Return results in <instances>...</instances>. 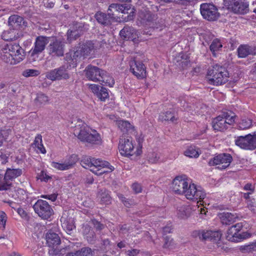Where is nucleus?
Listing matches in <instances>:
<instances>
[{"label":"nucleus","instance_id":"37","mask_svg":"<svg viewBox=\"0 0 256 256\" xmlns=\"http://www.w3.org/2000/svg\"><path fill=\"white\" fill-rule=\"evenodd\" d=\"M222 44L220 40L218 38L214 39L210 46V49L214 56H216V52H218L222 50Z\"/></svg>","mask_w":256,"mask_h":256},{"label":"nucleus","instance_id":"32","mask_svg":"<svg viewBox=\"0 0 256 256\" xmlns=\"http://www.w3.org/2000/svg\"><path fill=\"white\" fill-rule=\"evenodd\" d=\"M138 19L140 20L142 24H146V22H150L154 19L152 16L150 12L144 10H140L138 13Z\"/></svg>","mask_w":256,"mask_h":256},{"label":"nucleus","instance_id":"59","mask_svg":"<svg viewBox=\"0 0 256 256\" xmlns=\"http://www.w3.org/2000/svg\"><path fill=\"white\" fill-rule=\"evenodd\" d=\"M138 253V250L136 249L128 250L126 252V254L128 256H136Z\"/></svg>","mask_w":256,"mask_h":256},{"label":"nucleus","instance_id":"24","mask_svg":"<svg viewBox=\"0 0 256 256\" xmlns=\"http://www.w3.org/2000/svg\"><path fill=\"white\" fill-rule=\"evenodd\" d=\"M237 52L239 58H245L249 55H256V46L241 44L238 48Z\"/></svg>","mask_w":256,"mask_h":256},{"label":"nucleus","instance_id":"3","mask_svg":"<svg viewBox=\"0 0 256 256\" xmlns=\"http://www.w3.org/2000/svg\"><path fill=\"white\" fill-rule=\"evenodd\" d=\"M25 57L24 50L18 44H10L0 50V58L4 62L16 64Z\"/></svg>","mask_w":256,"mask_h":256},{"label":"nucleus","instance_id":"25","mask_svg":"<svg viewBox=\"0 0 256 256\" xmlns=\"http://www.w3.org/2000/svg\"><path fill=\"white\" fill-rule=\"evenodd\" d=\"M222 223L225 225H230L236 222L238 216L236 214L230 212H222L218 214Z\"/></svg>","mask_w":256,"mask_h":256},{"label":"nucleus","instance_id":"33","mask_svg":"<svg viewBox=\"0 0 256 256\" xmlns=\"http://www.w3.org/2000/svg\"><path fill=\"white\" fill-rule=\"evenodd\" d=\"M184 154L190 158H198L200 154V152L198 148L190 146L186 149L184 152Z\"/></svg>","mask_w":256,"mask_h":256},{"label":"nucleus","instance_id":"31","mask_svg":"<svg viewBox=\"0 0 256 256\" xmlns=\"http://www.w3.org/2000/svg\"><path fill=\"white\" fill-rule=\"evenodd\" d=\"M98 198L101 204H108L110 203L111 198L108 191L106 189H102L98 192Z\"/></svg>","mask_w":256,"mask_h":256},{"label":"nucleus","instance_id":"20","mask_svg":"<svg viewBox=\"0 0 256 256\" xmlns=\"http://www.w3.org/2000/svg\"><path fill=\"white\" fill-rule=\"evenodd\" d=\"M120 35L125 40L136 42L138 38L140 33L133 27L126 26L120 31Z\"/></svg>","mask_w":256,"mask_h":256},{"label":"nucleus","instance_id":"4","mask_svg":"<svg viewBox=\"0 0 256 256\" xmlns=\"http://www.w3.org/2000/svg\"><path fill=\"white\" fill-rule=\"evenodd\" d=\"M81 165L84 168H90L91 172L97 176L112 172L114 170V168L108 162L88 156L82 158Z\"/></svg>","mask_w":256,"mask_h":256},{"label":"nucleus","instance_id":"8","mask_svg":"<svg viewBox=\"0 0 256 256\" xmlns=\"http://www.w3.org/2000/svg\"><path fill=\"white\" fill-rule=\"evenodd\" d=\"M46 240L50 248L48 254L50 256H55L62 254V250L58 248V246L60 244V239L58 234L50 232L46 235Z\"/></svg>","mask_w":256,"mask_h":256},{"label":"nucleus","instance_id":"30","mask_svg":"<svg viewBox=\"0 0 256 256\" xmlns=\"http://www.w3.org/2000/svg\"><path fill=\"white\" fill-rule=\"evenodd\" d=\"M210 230H196L192 233V236L198 238L201 240H210Z\"/></svg>","mask_w":256,"mask_h":256},{"label":"nucleus","instance_id":"2","mask_svg":"<svg viewBox=\"0 0 256 256\" xmlns=\"http://www.w3.org/2000/svg\"><path fill=\"white\" fill-rule=\"evenodd\" d=\"M74 132L82 142L90 145L99 146L102 144V140L100 134L81 120H78V124L75 126Z\"/></svg>","mask_w":256,"mask_h":256},{"label":"nucleus","instance_id":"45","mask_svg":"<svg viewBox=\"0 0 256 256\" xmlns=\"http://www.w3.org/2000/svg\"><path fill=\"white\" fill-rule=\"evenodd\" d=\"M40 74V72L36 70L26 69L22 72V75L24 77L36 76Z\"/></svg>","mask_w":256,"mask_h":256},{"label":"nucleus","instance_id":"17","mask_svg":"<svg viewBox=\"0 0 256 256\" xmlns=\"http://www.w3.org/2000/svg\"><path fill=\"white\" fill-rule=\"evenodd\" d=\"M78 160V158L77 155L72 154L62 162H52L51 166L59 170H68L72 168Z\"/></svg>","mask_w":256,"mask_h":256},{"label":"nucleus","instance_id":"9","mask_svg":"<svg viewBox=\"0 0 256 256\" xmlns=\"http://www.w3.org/2000/svg\"><path fill=\"white\" fill-rule=\"evenodd\" d=\"M64 42L60 38H52L48 48V54L52 56H62L64 52Z\"/></svg>","mask_w":256,"mask_h":256},{"label":"nucleus","instance_id":"15","mask_svg":"<svg viewBox=\"0 0 256 256\" xmlns=\"http://www.w3.org/2000/svg\"><path fill=\"white\" fill-rule=\"evenodd\" d=\"M200 10L203 18L208 20H216L220 16L217 8L211 4H202Z\"/></svg>","mask_w":256,"mask_h":256},{"label":"nucleus","instance_id":"53","mask_svg":"<svg viewBox=\"0 0 256 256\" xmlns=\"http://www.w3.org/2000/svg\"><path fill=\"white\" fill-rule=\"evenodd\" d=\"M68 40L69 41L72 40H76L78 37L79 36L77 32L72 31V30H68L67 32Z\"/></svg>","mask_w":256,"mask_h":256},{"label":"nucleus","instance_id":"43","mask_svg":"<svg viewBox=\"0 0 256 256\" xmlns=\"http://www.w3.org/2000/svg\"><path fill=\"white\" fill-rule=\"evenodd\" d=\"M252 126V120L250 119L244 118L241 120L238 124L240 130H245L250 128Z\"/></svg>","mask_w":256,"mask_h":256},{"label":"nucleus","instance_id":"28","mask_svg":"<svg viewBox=\"0 0 256 256\" xmlns=\"http://www.w3.org/2000/svg\"><path fill=\"white\" fill-rule=\"evenodd\" d=\"M100 80L98 82H101V84L110 87H112L114 84V78L106 71L102 70V74H100Z\"/></svg>","mask_w":256,"mask_h":256},{"label":"nucleus","instance_id":"34","mask_svg":"<svg viewBox=\"0 0 256 256\" xmlns=\"http://www.w3.org/2000/svg\"><path fill=\"white\" fill-rule=\"evenodd\" d=\"M50 98L46 94L42 92L38 93L34 100L36 106H41L48 104L50 102Z\"/></svg>","mask_w":256,"mask_h":256},{"label":"nucleus","instance_id":"1","mask_svg":"<svg viewBox=\"0 0 256 256\" xmlns=\"http://www.w3.org/2000/svg\"><path fill=\"white\" fill-rule=\"evenodd\" d=\"M172 188L178 194L184 195L188 200L201 202L206 197V192L200 186L190 182L186 175L176 176L172 181Z\"/></svg>","mask_w":256,"mask_h":256},{"label":"nucleus","instance_id":"49","mask_svg":"<svg viewBox=\"0 0 256 256\" xmlns=\"http://www.w3.org/2000/svg\"><path fill=\"white\" fill-rule=\"evenodd\" d=\"M210 240L214 242H217L220 240L222 234L219 231L210 230Z\"/></svg>","mask_w":256,"mask_h":256},{"label":"nucleus","instance_id":"36","mask_svg":"<svg viewBox=\"0 0 256 256\" xmlns=\"http://www.w3.org/2000/svg\"><path fill=\"white\" fill-rule=\"evenodd\" d=\"M60 221L62 222V226L66 230V232L70 234L72 230L75 228L74 220L69 218L68 220H66L64 217H62Z\"/></svg>","mask_w":256,"mask_h":256},{"label":"nucleus","instance_id":"35","mask_svg":"<svg viewBox=\"0 0 256 256\" xmlns=\"http://www.w3.org/2000/svg\"><path fill=\"white\" fill-rule=\"evenodd\" d=\"M116 124L120 130L124 132H132L134 130V126L128 121L120 120Z\"/></svg>","mask_w":256,"mask_h":256},{"label":"nucleus","instance_id":"13","mask_svg":"<svg viewBox=\"0 0 256 256\" xmlns=\"http://www.w3.org/2000/svg\"><path fill=\"white\" fill-rule=\"evenodd\" d=\"M232 160V158L230 154H221L210 159L208 164L210 166H218V169L223 170L230 166Z\"/></svg>","mask_w":256,"mask_h":256},{"label":"nucleus","instance_id":"52","mask_svg":"<svg viewBox=\"0 0 256 256\" xmlns=\"http://www.w3.org/2000/svg\"><path fill=\"white\" fill-rule=\"evenodd\" d=\"M50 178L51 177L47 174L46 172L44 170L41 171L38 176V179L44 182H47Z\"/></svg>","mask_w":256,"mask_h":256},{"label":"nucleus","instance_id":"11","mask_svg":"<svg viewBox=\"0 0 256 256\" xmlns=\"http://www.w3.org/2000/svg\"><path fill=\"white\" fill-rule=\"evenodd\" d=\"M34 212L39 216L47 220L52 214V210L48 202L42 200H38L33 206Z\"/></svg>","mask_w":256,"mask_h":256},{"label":"nucleus","instance_id":"51","mask_svg":"<svg viewBox=\"0 0 256 256\" xmlns=\"http://www.w3.org/2000/svg\"><path fill=\"white\" fill-rule=\"evenodd\" d=\"M0 172V190H7L10 188V184L3 181V172Z\"/></svg>","mask_w":256,"mask_h":256},{"label":"nucleus","instance_id":"14","mask_svg":"<svg viewBox=\"0 0 256 256\" xmlns=\"http://www.w3.org/2000/svg\"><path fill=\"white\" fill-rule=\"evenodd\" d=\"M224 2L228 10L236 14L246 13L248 6L245 0H224Z\"/></svg>","mask_w":256,"mask_h":256},{"label":"nucleus","instance_id":"58","mask_svg":"<svg viewBox=\"0 0 256 256\" xmlns=\"http://www.w3.org/2000/svg\"><path fill=\"white\" fill-rule=\"evenodd\" d=\"M16 211L18 212V214L23 218H27V214L25 212V210L20 208H18L16 209Z\"/></svg>","mask_w":256,"mask_h":256},{"label":"nucleus","instance_id":"63","mask_svg":"<svg viewBox=\"0 0 256 256\" xmlns=\"http://www.w3.org/2000/svg\"><path fill=\"white\" fill-rule=\"evenodd\" d=\"M4 130H0V145L2 144L3 140L4 139V138L3 136L4 133Z\"/></svg>","mask_w":256,"mask_h":256},{"label":"nucleus","instance_id":"23","mask_svg":"<svg viewBox=\"0 0 256 256\" xmlns=\"http://www.w3.org/2000/svg\"><path fill=\"white\" fill-rule=\"evenodd\" d=\"M243 227L242 222H238L230 226L227 230L226 238L230 241L237 240L240 234L239 232Z\"/></svg>","mask_w":256,"mask_h":256},{"label":"nucleus","instance_id":"10","mask_svg":"<svg viewBox=\"0 0 256 256\" xmlns=\"http://www.w3.org/2000/svg\"><path fill=\"white\" fill-rule=\"evenodd\" d=\"M47 43V40L46 37L38 36L36 40L34 46L29 52L30 60L32 62L36 61L39 54L44 50Z\"/></svg>","mask_w":256,"mask_h":256},{"label":"nucleus","instance_id":"64","mask_svg":"<svg viewBox=\"0 0 256 256\" xmlns=\"http://www.w3.org/2000/svg\"><path fill=\"white\" fill-rule=\"evenodd\" d=\"M66 256H78V252H69Z\"/></svg>","mask_w":256,"mask_h":256},{"label":"nucleus","instance_id":"57","mask_svg":"<svg viewBox=\"0 0 256 256\" xmlns=\"http://www.w3.org/2000/svg\"><path fill=\"white\" fill-rule=\"evenodd\" d=\"M92 223L94 227L98 230H101L104 228V226L96 220H92Z\"/></svg>","mask_w":256,"mask_h":256},{"label":"nucleus","instance_id":"60","mask_svg":"<svg viewBox=\"0 0 256 256\" xmlns=\"http://www.w3.org/2000/svg\"><path fill=\"white\" fill-rule=\"evenodd\" d=\"M244 189L246 190H249L250 192H254V188L252 186V185L250 183H248L246 184L244 187Z\"/></svg>","mask_w":256,"mask_h":256},{"label":"nucleus","instance_id":"56","mask_svg":"<svg viewBox=\"0 0 256 256\" xmlns=\"http://www.w3.org/2000/svg\"><path fill=\"white\" fill-rule=\"evenodd\" d=\"M132 187L133 190L136 194L140 193L142 192V186L140 185V184H139L138 183H136V182L134 183L132 185Z\"/></svg>","mask_w":256,"mask_h":256},{"label":"nucleus","instance_id":"50","mask_svg":"<svg viewBox=\"0 0 256 256\" xmlns=\"http://www.w3.org/2000/svg\"><path fill=\"white\" fill-rule=\"evenodd\" d=\"M7 218L6 214L2 211L0 212V229L3 230L5 228Z\"/></svg>","mask_w":256,"mask_h":256},{"label":"nucleus","instance_id":"7","mask_svg":"<svg viewBox=\"0 0 256 256\" xmlns=\"http://www.w3.org/2000/svg\"><path fill=\"white\" fill-rule=\"evenodd\" d=\"M70 68L68 64H64L58 68L48 72L46 74V77L52 81L67 80L70 77L68 72V70Z\"/></svg>","mask_w":256,"mask_h":256},{"label":"nucleus","instance_id":"40","mask_svg":"<svg viewBox=\"0 0 256 256\" xmlns=\"http://www.w3.org/2000/svg\"><path fill=\"white\" fill-rule=\"evenodd\" d=\"M22 22V18L18 15L12 16L8 18L10 26L14 28H16L18 26H20Z\"/></svg>","mask_w":256,"mask_h":256},{"label":"nucleus","instance_id":"41","mask_svg":"<svg viewBox=\"0 0 256 256\" xmlns=\"http://www.w3.org/2000/svg\"><path fill=\"white\" fill-rule=\"evenodd\" d=\"M16 32L14 29L6 30L2 32V38L6 41L12 40L16 38Z\"/></svg>","mask_w":256,"mask_h":256},{"label":"nucleus","instance_id":"46","mask_svg":"<svg viewBox=\"0 0 256 256\" xmlns=\"http://www.w3.org/2000/svg\"><path fill=\"white\" fill-rule=\"evenodd\" d=\"M27 198L26 192L23 189H18L16 193V199H18L20 201L25 200Z\"/></svg>","mask_w":256,"mask_h":256},{"label":"nucleus","instance_id":"61","mask_svg":"<svg viewBox=\"0 0 256 256\" xmlns=\"http://www.w3.org/2000/svg\"><path fill=\"white\" fill-rule=\"evenodd\" d=\"M86 238L90 242H92L94 240V234L92 232H90L89 234H86Z\"/></svg>","mask_w":256,"mask_h":256},{"label":"nucleus","instance_id":"42","mask_svg":"<svg viewBox=\"0 0 256 256\" xmlns=\"http://www.w3.org/2000/svg\"><path fill=\"white\" fill-rule=\"evenodd\" d=\"M159 119L162 121L170 120L172 122H174L176 120L177 118L173 112L170 111H168L165 113L160 114L159 116Z\"/></svg>","mask_w":256,"mask_h":256},{"label":"nucleus","instance_id":"26","mask_svg":"<svg viewBox=\"0 0 256 256\" xmlns=\"http://www.w3.org/2000/svg\"><path fill=\"white\" fill-rule=\"evenodd\" d=\"M95 18L98 22L104 26L110 24L112 20H114V18L112 16H110L108 14H106L102 12H98L96 13Z\"/></svg>","mask_w":256,"mask_h":256},{"label":"nucleus","instance_id":"6","mask_svg":"<svg viewBox=\"0 0 256 256\" xmlns=\"http://www.w3.org/2000/svg\"><path fill=\"white\" fill-rule=\"evenodd\" d=\"M235 114L232 112H224L212 120V128L215 130L224 131L232 125L235 121Z\"/></svg>","mask_w":256,"mask_h":256},{"label":"nucleus","instance_id":"22","mask_svg":"<svg viewBox=\"0 0 256 256\" xmlns=\"http://www.w3.org/2000/svg\"><path fill=\"white\" fill-rule=\"evenodd\" d=\"M130 8L125 4H111L108 10V15L112 16L114 19L115 16L119 13L128 14Z\"/></svg>","mask_w":256,"mask_h":256},{"label":"nucleus","instance_id":"5","mask_svg":"<svg viewBox=\"0 0 256 256\" xmlns=\"http://www.w3.org/2000/svg\"><path fill=\"white\" fill-rule=\"evenodd\" d=\"M228 72L225 68L214 64L208 68L206 78L209 84L219 86L228 81Z\"/></svg>","mask_w":256,"mask_h":256},{"label":"nucleus","instance_id":"12","mask_svg":"<svg viewBox=\"0 0 256 256\" xmlns=\"http://www.w3.org/2000/svg\"><path fill=\"white\" fill-rule=\"evenodd\" d=\"M235 144L242 148L253 150L256 148V135L238 136L235 140Z\"/></svg>","mask_w":256,"mask_h":256},{"label":"nucleus","instance_id":"29","mask_svg":"<svg viewBox=\"0 0 256 256\" xmlns=\"http://www.w3.org/2000/svg\"><path fill=\"white\" fill-rule=\"evenodd\" d=\"M192 212V208L190 206H182L178 209V216L180 218H187Z\"/></svg>","mask_w":256,"mask_h":256},{"label":"nucleus","instance_id":"55","mask_svg":"<svg viewBox=\"0 0 256 256\" xmlns=\"http://www.w3.org/2000/svg\"><path fill=\"white\" fill-rule=\"evenodd\" d=\"M41 197L50 200L52 202H54L56 200L57 198V194H51L42 195Z\"/></svg>","mask_w":256,"mask_h":256},{"label":"nucleus","instance_id":"48","mask_svg":"<svg viewBox=\"0 0 256 256\" xmlns=\"http://www.w3.org/2000/svg\"><path fill=\"white\" fill-rule=\"evenodd\" d=\"M78 252V256H92L94 255L92 249L88 248H83Z\"/></svg>","mask_w":256,"mask_h":256},{"label":"nucleus","instance_id":"44","mask_svg":"<svg viewBox=\"0 0 256 256\" xmlns=\"http://www.w3.org/2000/svg\"><path fill=\"white\" fill-rule=\"evenodd\" d=\"M96 96L102 102H104L109 97L108 93L106 88L100 87V91L97 94Z\"/></svg>","mask_w":256,"mask_h":256},{"label":"nucleus","instance_id":"21","mask_svg":"<svg viewBox=\"0 0 256 256\" xmlns=\"http://www.w3.org/2000/svg\"><path fill=\"white\" fill-rule=\"evenodd\" d=\"M86 77L90 80L98 82L100 80V74H102V70L97 66L92 65L88 66L85 68Z\"/></svg>","mask_w":256,"mask_h":256},{"label":"nucleus","instance_id":"19","mask_svg":"<svg viewBox=\"0 0 256 256\" xmlns=\"http://www.w3.org/2000/svg\"><path fill=\"white\" fill-rule=\"evenodd\" d=\"M130 71L132 74L139 79H142L146 77V68L144 64L135 60L130 62Z\"/></svg>","mask_w":256,"mask_h":256},{"label":"nucleus","instance_id":"18","mask_svg":"<svg viewBox=\"0 0 256 256\" xmlns=\"http://www.w3.org/2000/svg\"><path fill=\"white\" fill-rule=\"evenodd\" d=\"M84 57V54L79 45L74 48L73 50L66 54L65 60L70 67L74 68L76 66L77 62Z\"/></svg>","mask_w":256,"mask_h":256},{"label":"nucleus","instance_id":"62","mask_svg":"<svg viewBox=\"0 0 256 256\" xmlns=\"http://www.w3.org/2000/svg\"><path fill=\"white\" fill-rule=\"evenodd\" d=\"M172 228L170 226H166L162 228V232L164 234L170 233L172 232Z\"/></svg>","mask_w":256,"mask_h":256},{"label":"nucleus","instance_id":"38","mask_svg":"<svg viewBox=\"0 0 256 256\" xmlns=\"http://www.w3.org/2000/svg\"><path fill=\"white\" fill-rule=\"evenodd\" d=\"M84 54V57L90 54L94 50V45L92 42H87L83 44H79Z\"/></svg>","mask_w":256,"mask_h":256},{"label":"nucleus","instance_id":"47","mask_svg":"<svg viewBox=\"0 0 256 256\" xmlns=\"http://www.w3.org/2000/svg\"><path fill=\"white\" fill-rule=\"evenodd\" d=\"M160 154L158 152H152L148 156V161L152 164H155L160 162Z\"/></svg>","mask_w":256,"mask_h":256},{"label":"nucleus","instance_id":"27","mask_svg":"<svg viewBox=\"0 0 256 256\" xmlns=\"http://www.w3.org/2000/svg\"><path fill=\"white\" fill-rule=\"evenodd\" d=\"M22 174V170L21 169L7 168L4 174V179L6 180H12L20 176Z\"/></svg>","mask_w":256,"mask_h":256},{"label":"nucleus","instance_id":"39","mask_svg":"<svg viewBox=\"0 0 256 256\" xmlns=\"http://www.w3.org/2000/svg\"><path fill=\"white\" fill-rule=\"evenodd\" d=\"M42 136L40 134H38L36 137L34 142V144L35 147L38 148L39 152L42 154H46V150L44 147L42 143Z\"/></svg>","mask_w":256,"mask_h":256},{"label":"nucleus","instance_id":"16","mask_svg":"<svg viewBox=\"0 0 256 256\" xmlns=\"http://www.w3.org/2000/svg\"><path fill=\"white\" fill-rule=\"evenodd\" d=\"M118 149L120 154L122 156H132L134 152L132 138L130 136L120 138L119 141Z\"/></svg>","mask_w":256,"mask_h":256},{"label":"nucleus","instance_id":"54","mask_svg":"<svg viewBox=\"0 0 256 256\" xmlns=\"http://www.w3.org/2000/svg\"><path fill=\"white\" fill-rule=\"evenodd\" d=\"M88 88L91 90L92 92L96 96L100 91V86L96 84H88Z\"/></svg>","mask_w":256,"mask_h":256}]
</instances>
